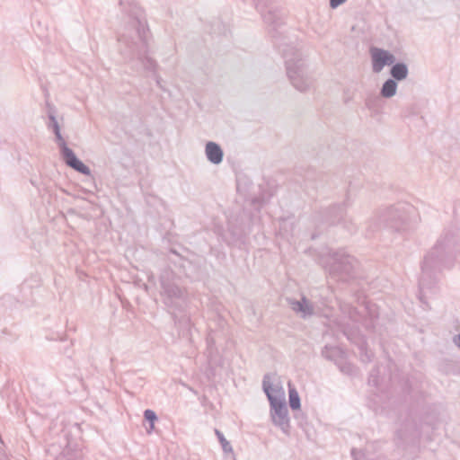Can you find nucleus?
<instances>
[{"instance_id": "1", "label": "nucleus", "mask_w": 460, "mask_h": 460, "mask_svg": "<svg viewBox=\"0 0 460 460\" xmlns=\"http://www.w3.org/2000/svg\"><path fill=\"white\" fill-rule=\"evenodd\" d=\"M128 20L119 37L120 55L133 67L137 66L135 62H137L144 69L155 72L157 64L149 57L150 32L142 9L137 4L131 5Z\"/></svg>"}, {"instance_id": "2", "label": "nucleus", "mask_w": 460, "mask_h": 460, "mask_svg": "<svg viewBox=\"0 0 460 460\" xmlns=\"http://www.w3.org/2000/svg\"><path fill=\"white\" fill-rule=\"evenodd\" d=\"M414 213L415 208L405 202L381 208L376 210L366 221L365 235L372 237L382 228H388L400 233L405 232L411 226V217Z\"/></svg>"}, {"instance_id": "3", "label": "nucleus", "mask_w": 460, "mask_h": 460, "mask_svg": "<svg viewBox=\"0 0 460 460\" xmlns=\"http://www.w3.org/2000/svg\"><path fill=\"white\" fill-rule=\"evenodd\" d=\"M452 245V237L446 234L441 236L424 256L419 281L420 289L430 288L436 273L445 269H450L454 265V256L451 252Z\"/></svg>"}, {"instance_id": "4", "label": "nucleus", "mask_w": 460, "mask_h": 460, "mask_svg": "<svg viewBox=\"0 0 460 460\" xmlns=\"http://www.w3.org/2000/svg\"><path fill=\"white\" fill-rule=\"evenodd\" d=\"M262 387L270 404V417L273 423L287 433L288 406L284 398V390L270 382V375L264 376Z\"/></svg>"}, {"instance_id": "5", "label": "nucleus", "mask_w": 460, "mask_h": 460, "mask_svg": "<svg viewBox=\"0 0 460 460\" xmlns=\"http://www.w3.org/2000/svg\"><path fill=\"white\" fill-rule=\"evenodd\" d=\"M332 261L328 266L329 278L334 282L348 283L357 277L358 261L344 251L332 254Z\"/></svg>"}, {"instance_id": "6", "label": "nucleus", "mask_w": 460, "mask_h": 460, "mask_svg": "<svg viewBox=\"0 0 460 460\" xmlns=\"http://www.w3.org/2000/svg\"><path fill=\"white\" fill-rule=\"evenodd\" d=\"M289 83L299 92H305L313 84L303 54L296 49L289 53Z\"/></svg>"}, {"instance_id": "7", "label": "nucleus", "mask_w": 460, "mask_h": 460, "mask_svg": "<svg viewBox=\"0 0 460 460\" xmlns=\"http://www.w3.org/2000/svg\"><path fill=\"white\" fill-rule=\"evenodd\" d=\"M256 8L261 13L264 22L270 26L273 38H278L279 34L285 32V24L279 22L278 7L271 1L257 0Z\"/></svg>"}, {"instance_id": "8", "label": "nucleus", "mask_w": 460, "mask_h": 460, "mask_svg": "<svg viewBox=\"0 0 460 460\" xmlns=\"http://www.w3.org/2000/svg\"><path fill=\"white\" fill-rule=\"evenodd\" d=\"M349 206V200L341 204H334L324 209L317 222L316 228L321 232L327 226L341 224L347 215V208Z\"/></svg>"}, {"instance_id": "9", "label": "nucleus", "mask_w": 460, "mask_h": 460, "mask_svg": "<svg viewBox=\"0 0 460 460\" xmlns=\"http://www.w3.org/2000/svg\"><path fill=\"white\" fill-rule=\"evenodd\" d=\"M54 134L56 136L57 142L58 143V146L61 148V154L65 163L76 172H79L84 175H90V168L87 165H85L81 160H79L75 155L74 151L66 146L60 133V130H57Z\"/></svg>"}, {"instance_id": "10", "label": "nucleus", "mask_w": 460, "mask_h": 460, "mask_svg": "<svg viewBox=\"0 0 460 460\" xmlns=\"http://www.w3.org/2000/svg\"><path fill=\"white\" fill-rule=\"evenodd\" d=\"M161 295L164 297V302L168 306L175 305L177 300L184 297V290L173 282L169 281L164 276L161 278Z\"/></svg>"}, {"instance_id": "11", "label": "nucleus", "mask_w": 460, "mask_h": 460, "mask_svg": "<svg viewBox=\"0 0 460 460\" xmlns=\"http://www.w3.org/2000/svg\"><path fill=\"white\" fill-rule=\"evenodd\" d=\"M289 305L294 312L304 319L312 316L314 313L313 304L305 296H302L299 301L289 300Z\"/></svg>"}, {"instance_id": "12", "label": "nucleus", "mask_w": 460, "mask_h": 460, "mask_svg": "<svg viewBox=\"0 0 460 460\" xmlns=\"http://www.w3.org/2000/svg\"><path fill=\"white\" fill-rule=\"evenodd\" d=\"M205 154L207 159L214 164H219L223 161V150L220 146L215 142L209 141L206 144Z\"/></svg>"}, {"instance_id": "13", "label": "nucleus", "mask_w": 460, "mask_h": 460, "mask_svg": "<svg viewBox=\"0 0 460 460\" xmlns=\"http://www.w3.org/2000/svg\"><path fill=\"white\" fill-rule=\"evenodd\" d=\"M372 70L374 73H380L386 66L385 50L378 48L371 49Z\"/></svg>"}, {"instance_id": "14", "label": "nucleus", "mask_w": 460, "mask_h": 460, "mask_svg": "<svg viewBox=\"0 0 460 460\" xmlns=\"http://www.w3.org/2000/svg\"><path fill=\"white\" fill-rule=\"evenodd\" d=\"M340 309L341 313L353 323H358L361 320L362 313L359 312L357 308H354L351 305L348 303H341Z\"/></svg>"}, {"instance_id": "15", "label": "nucleus", "mask_w": 460, "mask_h": 460, "mask_svg": "<svg viewBox=\"0 0 460 460\" xmlns=\"http://www.w3.org/2000/svg\"><path fill=\"white\" fill-rule=\"evenodd\" d=\"M409 70L406 64L402 62L396 63L393 65L390 70V74L392 75V79L395 81H402L405 79L408 75Z\"/></svg>"}, {"instance_id": "16", "label": "nucleus", "mask_w": 460, "mask_h": 460, "mask_svg": "<svg viewBox=\"0 0 460 460\" xmlns=\"http://www.w3.org/2000/svg\"><path fill=\"white\" fill-rule=\"evenodd\" d=\"M397 90V83L395 80L389 78L382 85L380 94L384 98H391L395 95Z\"/></svg>"}, {"instance_id": "17", "label": "nucleus", "mask_w": 460, "mask_h": 460, "mask_svg": "<svg viewBox=\"0 0 460 460\" xmlns=\"http://www.w3.org/2000/svg\"><path fill=\"white\" fill-rule=\"evenodd\" d=\"M323 356L329 359L337 361L338 359H341L343 352L338 347H328L325 346L322 352Z\"/></svg>"}, {"instance_id": "18", "label": "nucleus", "mask_w": 460, "mask_h": 460, "mask_svg": "<svg viewBox=\"0 0 460 460\" xmlns=\"http://www.w3.org/2000/svg\"><path fill=\"white\" fill-rule=\"evenodd\" d=\"M301 406L300 397L296 388L289 385V408L292 410H299Z\"/></svg>"}, {"instance_id": "19", "label": "nucleus", "mask_w": 460, "mask_h": 460, "mask_svg": "<svg viewBox=\"0 0 460 460\" xmlns=\"http://www.w3.org/2000/svg\"><path fill=\"white\" fill-rule=\"evenodd\" d=\"M380 98L376 94H368L365 99L366 107L373 111H376L379 107Z\"/></svg>"}, {"instance_id": "20", "label": "nucleus", "mask_w": 460, "mask_h": 460, "mask_svg": "<svg viewBox=\"0 0 460 460\" xmlns=\"http://www.w3.org/2000/svg\"><path fill=\"white\" fill-rule=\"evenodd\" d=\"M215 433L222 446V449L224 452L226 453H231L233 452V448H232V446L230 445V443L226 439V438L224 437L223 433L220 432L218 429H215Z\"/></svg>"}, {"instance_id": "21", "label": "nucleus", "mask_w": 460, "mask_h": 460, "mask_svg": "<svg viewBox=\"0 0 460 460\" xmlns=\"http://www.w3.org/2000/svg\"><path fill=\"white\" fill-rule=\"evenodd\" d=\"M379 373H380V370H379V367H374L370 374H369V377H368V384L373 385V386H376V387H378L379 385H380V380H379Z\"/></svg>"}, {"instance_id": "22", "label": "nucleus", "mask_w": 460, "mask_h": 460, "mask_svg": "<svg viewBox=\"0 0 460 460\" xmlns=\"http://www.w3.org/2000/svg\"><path fill=\"white\" fill-rule=\"evenodd\" d=\"M341 224L349 233H355L358 229L354 220L351 217H347V215L344 217Z\"/></svg>"}, {"instance_id": "23", "label": "nucleus", "mask_w": 460, "mask_h": 460, "mask_svg": "<svg viewBox=\"0 0 460 460\" xmlns=\"http://www.w3.org/2000/svg\"><path fill=\"white\" fill-rule=\"evenodd\" d=\"M339 328L341 330L342 333L349 339L353 340L354 331L349 327V323L339 322Z\"/></svg>"}, {"instance_id": "24", "label": "nucleus", "mask_w": 460, "mask_h": 460, "mask_svg": "<svg viewBox=\"0 0 460 460\" xmlns=\"http://www.w3.org/2000/svg\"><path fill=\"white\" fill-rule=\"evenodd\" d=\"M49 128H52L53 129V132L55 133L57 130H60L59 128V125L57 121V119L54 115V113L50 112L49 114Z\"/></svg>"}, {"instance_id": "25", "label": "nucleus", "mask_w": 460, "mask_h": 460, "mask_svg": "<svg viewBox=\"0 0 460 460\" xmlns=\"http://www.w3.org/2000/svg\"><path fill=\"white\" fill-rule=\"evenodd\" d=\"M144 417L149 423H155V420L157 419L155 412L152 410H146L144 411Z\"/></svg>"}, {"instance_id": "26", "label": "nucleus", "mask_w": 460, "mask_h": 460, "mask_svg": "<svg viewBox=\"0 0 460 460\" xmlns=\"http://www.w3.org/2000/svg\"><path fill=\"white\" fill-rule=\"evenodd\" d=\"M339 367L341 368V371L345 374L352 375L354 372V367L349 363H341Z\"/></svg>"}, {"instance_id": "27", "label": "nucleus", "mask_w": 460, "mask_h": 460, "mask_svg": "<svg viewBox=\"0 0 460 460\" xmlns=\"http://www.w3.org/2000/svg\"><path fill=\"white\" fill-rule=\"evenodd\" d=\"M351 455L354 460H364L365 457V455L362 451L357 450L355 448L351 450Z\"/></svg>"}, {"instance_id": "28", "label": "nucleus", "mask_w": 460, "mask_h": 460, "mask_svg": "<svg viewBox=\"0 0 460 460\" xmlns=\"http://www.w3.org/2000/svg\"><path fill=\"white\" fill-rule=\"evenodd\" d=\"M385 59L386 66L394 65V63L395 62V57L387 50H385Z\"/></svg>"}, {"instance_id": "29", "label": "nucleus", "mask_w": 460, "mask_h": 460, "mask_svg": "<svg viewBox=\"0 0 460 460\" xmlns=\"http://www.w3.org/2000/svg\"><path fill=\"white\" fill-rule=\"evenodd\" d=\"M295 419L297 420L298 421V424L301 426V427H304V423L305 422V417L304 416V414H300V413H296L295 414Z\"/></svg>"}, {"instance_id": "30", "label": "nucleus", "mask_w": 460, "mask_h": 460, "mask_svg": "<svg viewBox=\"0 0 460 460\" xmlns=\"http://www.w3.org/2000/svg\"><path fill=\"white\" fill-rule=\"evenodd\" d=\"M346 1L347 0H330V6L334 9L342 4L343 3H345Z\"/></svg>"}, {"instance_id": "31", "label": "nucleus", "mask_w": 460, "mask_h": 460, "mask_svg": "<svg viewBox=\"0 0 460 460\" xmlns=\"http://www.w3.org/2000/svg\"><path fill=\"white\" fill-rule=\"evenodd\" d=\"M454 341H455L456 345L460 348V334H457L456 336H455Z\"/></svg>"}, {"instance_id": "32", "label": "nucleus", "mask_w": 460, "mask_h": 460, "mask_svg": "<svg viewBox=\"0 0 460 460\" xmlns=\"http://www.w3.org/2000/svg\"><path fill=\"white\" fill-rule=\"evenodd\" d=\"M365 357H366V358H364L362 357V360H364V361H365V360H367V361H370V360H371V358H372V354H371V353H368V352H367V351H366V352H365Z\"/></svg>"}, {"instance_id": "33", "label": "nucleus", "mask_w": 460, "mask_h": 460, "mask_svg": "<svg viewBox=\"0 0 460 460\" xmlns=\"http://www.w3.org/2000/svg\"><path fill=\"white\" fill-rule=\"evenodd\" d=\"M155 428V423H150L149 428L147 429V433H151V431Z\"/></svg>"}, {"instance_id": "34", "label": "nucleus", "mask_w": 460, "mask_h": 460, "mask_svg": "<svg viewBox=\"0 0 460 460\" xmlns=\"http://www.w3.org/2000/svg\"><path fill=\"white\" fill-rule=\"evenodd\" d=\"M316 236H317V234H312V238H313V239H314Z\"/></svg>"}]
</instances>
